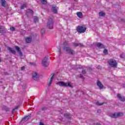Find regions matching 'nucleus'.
Instances as JSON below:
<instances>
[{
    "label": "nucleus",
    "instance_id": "nucleus-34",
    "mask_svg": "<svg viewBox=\"0 0 125 125\" xmlns=\"http://www.w3.org/2000/svg\"><path fill=\"white\" fill-rule=\"evenodd\" d=\"M85 73H86V72L85 71V70H83L82 71V74H83V75H84V74H85Z\"/></svg>",
    "mask_w": 125,
    "mask_h": 125
},
{
    "label": "nucleus",
    "instance_id": "nucleus-37",
    "mask_svg": "<svg viewBox=\"0 0 125 125\" xmlns=\"http://www.w3.org/2000/svg\"><path fill=\"white\" fill-rule=\"evenodd\" d=\"M30 64H31V65H36V63H34H34H33V62H30Z\"/></svg>",
    "mask_w": 125,
    "mask_h": 125
},
{
    "label": "nucleus",
    "instance_id": "nucleus-38",
    "mask_svg": "<svg viewBox=\"0 0 125 125\" xmlns=\"http://www.w3.org/2000/svg\"><path fill=\"white\" fill-rule=\"evenodd\" d=\"M40 125H43V123L40 122Z\"/></svg>",
    "mask_w": 125,
    "mask_h": 125
},
{
    "label": "nucleus",
    "instance_id": "nucleus-18",
    "mask_svg": "<svg viewBox=\"0 0 125 125\" xmlns=\"http://www.w3.org/2000/svg\"><path fill=\"white\" fill-rule=\"evenodd\" d=\"M77 16H78V17H79V18H83V13L81 12H78L77 13Z\"/></svg>",
    "mask_w": 125,
    "mask_h": 125
},
{
    "label": "nucleus",
    "instance_id": "nucleus-2",
    "mask_svg": "<svg viewBox=\"0 0 125 125\" xmlns=\"http://www.w3.org/2000/svg\"><path fill=\"white\" fill-rule=\"evenodd\" d=\"M53 22H54L53 16H51L48 21V22H47V27L50 30H51V29L53 28Z\"/></svg>",
    "mask_w": 125,
    "mask_h": 125
},
{
    "label": "nucleus",
    "instance_id": "nucleus-3",
    "mask_svg": "<svg viewBox=\"0 0 125 125\" xmlns=\"http://www.w3.org/2000/svg\"><path fill=\"white\" fill-rule=\"evenodd\" d=\"M108 63L111 67H113V68H117V66H118L117 61L114 59H109L108 61Z\"/></svg>",
    "mask_w": 125,
    "mask_h": 125
},
{
    "label": "nucleus",
    "instance_id": "nucleus-32",
    "mask_svg": "<svg viewBox=\"0 0 125 125\" xmlns=\"http://www.w3.org/2000/svg\"><path fill=\"white\" fill-rule=\"evenodd\" d=\"M41 109L42 110V111H45V110H46V107H42Z\"/></svg>",
    "mask_w": 125,
    "mask_h": 125
},
{
    "label": "nucleus",
    "instance_id": "nucleus-15",
    "mask_svg": "<svg viewBox=\"0 0 125 125\" xmlns=\"http://www.w3.org/2000/svg\"><path fill=\"white\" fill-rule=\"evenodd\" d=\"M0 33L1 34H4V33H5V28L1 25H0Z\"/></svg>",
    "mask_w": 125,
    "mask_h": 125
},
{
    "label": "nucleus",
    "instance_id": "nucleus-46",
    "mask_svg": "<svg viewBox=\"0 0 125 125\" xmlns=\"http://www.w3.org/2000/svg\"><path fill=\"white\" fill-rule=\"evenodd\" d=\"M99 111L100 112H101V110H99Z\"/></svg>",
    "mask_w": 125,
    "mask_h": 125
},
{
    "label": "nucleus",
    "instance_id": "nucleus-33",
    "mask_svg": "<svg viewBox=\"0 0 125 125\" xmlns=\"http://www.w3.org/2000/svg\"><path fill=\"white\" fill-rule=\"evenodd\" d=\"M59 55H60L61 54V48H59Z\"/></svg>",
    "mask_w": 125,
    "mask_h": 125
},
{
    "label": "nucleus",
    "instance_id": "nucleus-30",
    "mask_svg": "<svg viewBox=\"0 0 125 125\" xmlns=\"http://www.w3.org/2000/svg\"><path fill=\"white\" fill-rule=\"evenodd\" d=\"M38 20H39V18H38L37 17H35V18L34 20L35 23H37V22H38Z\"/></svg>",
    "mask_w": 125,
    "mask_h": 125
},
{
    "label": "nucleus",
    "instance_id": "nucleus-26",
    "mask_svg": "<svg viewBox=\"0 0 125 125\" xmlns=\"http://www.w3.org/2000/svg\"><path fill=\"white\" fill-rule=\"evenodd\" d=\"M27 7V5L26 4H23L21 6V9H24V8H26Z\"/></svg>",
    "mask_w": 125,
    "mask_h": 125
},
{
    "label": "nucleus",
    "instance_id": "nucleus-13",
    "mask_svg": "<svg viewBox=\"0 0 125 125\" xmlns=\"http://www.w3.org/2000/svg\"><path fill=\"white\" fill-rule=\"evenodd\" d=\"M97 46L98 47V48H105L104 45L101 42H98L97 43Z\"/></svg>",
    "mask_w": 125,
    "mask_h": 125
},
{
    "label": "nucleus",
    "instance_id": "nucleus-11",
    "mask_svg": "<svg viewBox=\"0 0 125 125\" xmlns=\"http://www.w3.org/2000/svg\"><path fill=\"white\" fill-rule=\"evenodd\" d=\"M117 97L119 98V100L121 101L122 102H125V97H122L121 94H117Z\"/></svg>",
    "mask_w": 125,
    "mask_h": 125
},
{
    "label": "nucleus",
    "instance_id": "nucleus-36",
    "mask_svg": "<svg viewBox=\"0 0 125 125\" xmlns=\"http://www.w3.org/2000/svg\"><path fill=\"white\" fill-rule=\"evenodd\" d=\"M29 11H30V12L31 13H33V10H29Z\"/></svg>",
    "mask_w": 125,
    "mask_h": 125
},
{
    "label": "nucleus",
    "instance_id": "nucleus-44",
    "mask_svg": "<svg viewBox=\"0 0 125 125\" xmlns=\"http://www.w3.org/2000/svg\"><path fill=\"white\" fill-rule=\"evenodd\" d=\"M124 87H125V83L123 85Z\"/></svg>",
    "mask_w": 125,
    "mask_h": 125
},
{
    "label": "nucleus",
    "instance_id": "nucleus-47",
    "mask_svg": "<svg viewBox=\"0 0 125 125\" xmlns=\"http://www.w3.org/2000/svg\"><path fill=\"white\" fill-rule=\"evenodd\" d=\"M37 114L39 115V113H37Z\"/></svg>",
    "mask_w": 125,
    "mask_h": 125
},
{
    "label": "nucleus",
    "instance_id": "nucleus-43",
    "mask_svg": "<svg viewBox=\"0 0 125 125\" xmlns=\"http://www.w3.org/2000/svg\"><path fill=\"white\" fill-rule=\"evenodd\" d=\"M100 123H97V125H100Z\"/></svg>",
    "mask_w": 125,
    "mask_h": 125
},
{
    "label": "nucleus",
    "instance_id": "nucleus-45",
    "mask_svg": "<svg viewBox=\"0 0 125 125\" xmlns=\"http://www.w3.org/2000/svg\"><path fill=\"white\" fill-rule=\"evenodd\" d=\"M0 62H1V59L0 58Z\"/></svg>",
    "mask_w": 125,
    "mask_h": 125
},
{
    "label": "nucleus",
    "instance_id": "nucleus-22",
    "mask_svg": "<svg viewBox=\"0 0 125 125\" xmlns=\"http://www.w3.org/2000/svg\"><path fill=\"white\" fill-rule=\"evenodd\" d=\"M18 108H19V105H18L15 108H14L12 111V114H13L14 112L17 111V110H18Z\"/></svg>",
    "mask_w": 125,
    "mask_h": 125
},
{
    "label": "nucleus",
    "instance_id": "nucleus-4",
    "mask_svg": "<svg viewBox=\"0 0 125 125\" xmlns=\"http://www.w3.org/2000/svg\"><path fill=\"white\" fill-rule=\"evenodd\" d=\"M57 84H58V85H60V86H64V87L69 86V87H73V85L71 84V83L70 82H68L67 83L63 81H61V82H58L57 83Z\"/></svg>",
    "mask_w": 125,
    "mask_h": 125
},
{
    "label": "nucleus",
    "instance_id": "nucleus-27",
    "mask_svg": "<svg viewBox=\"0 0 125 125\" xmlns=\"http://www.w3.org/2000/svg\"><path fill=\"white\" fill-rule=\"evenodd\" d=\"M105 103H99L98 102L96 103V105H99V106H102Z\"/></svg>",
    "mask_w": 125,
    "mask_h": 125
},
{
    "label": "nucleus",
    "instance_id": "nucleus-28",
    "mask_svg": "<svg viewBox=\"0 0 125 125\" xmlns=\"http://www.w3.org/2000/svg\"><path fill=\"white\" fill-rule=\"evenodd\" d=\"M69 41H65L63 42V44L64 45H69Z\"/></svg>",
    "mask_w": 125,
    "mask_h": 125
},
{
    "label": "nucleus",
    "instance_id": "nucleus-41",
    "mask_svg": "<svg viewBox=\"0 0 125 125\" xmlns=\"http://www.w3.org/2000/svg\"><path fill=\"white\" fill-rule=\"evenodd\" d=\"M120 57H121V58H124V57H123V55H120Z\"/></svg>",
    "mask_w": 125,
    "mask_h": 125
},
{
    "label": "nucleus",
    "instance_id": "nucleus-16",
    "mask_svg": "<svg viewBox=\"0 0 125 125\" xmlns=\"http://www.w3.org/2000/svg\"><path fill=\"white\" fill-rule=\"evenodd\" d=\"M1 5H2L3 7H6V1H5V0H1Z\"/></svg>",
    "mask_w": 125,
    "mask_h": 125
},
{
    "label": "nucleus",
    "instance_id": "nucleus-17",
    "mask_svg": "<svg viewBox=\"0 0 125 125\" xmlns=\"http://www.w3.org/2000/svg\"><path fill=\"white\" fill-rule=\"evenodd\" d=\"M25 42L26 43H30L32 42V38L31 37H26L25 38Z\"/></svg>",
    "mask_w": 125,
    "mask_h": 125
},
{
    "label": "nucleus",
    "instance_id": "nucleus-12",
    "mask_svg": "<svg viewBox=\"0 0 125 125\" xmlns=\"http://www.w3.org/2000/svg\"><path fill=\"white\" fill-rule=\"evenodd\" d=\"M31 117H32V114H29L27 116H25L24 118L22 119V121H24V122H27L28 120H29V119H31Z\"/></svg>",
    "mask_w": 125,
    "mask_h": 125
},
{
    "label": "nucleus",
    "instance_id": "nucleus-5",
    "mask_svg": "<svg viewBox=\"0 0 125 125\" xmlns=\"http://www.w3.org/2000/svg\"><path fill=\"white\" fill-rule=\"evenodd\" d=\"M123 116H124V113L122 112L112 113L110 115V117L113 118L114 119H117V118H119V117H123Z\"/></svg>",
    "mask_w": 125,
    "mask_h": 125
},
{
    "label": "nucleus",
    "instance_id": "nucleus-24",
    "mask_svg": "<svg viewBox=\"0 0 125 125\" xmlns=\"http://www.w3.org/2000/svg\"><path fill=\"white\" fill-rule=\"evenodd\" d=\"M64 116L67 119H70V118H71L70 117V114H69V113H65V114H64Z\"/></svg>",
    "mask_w": 125,
    "mask_h": 125
},
{
    "label": "nucleus",
    "instance_id": "nucleus-39",
    "mask_svg": "<svg viewBox=\"0 0 125 125\" xmlns=\"http://www.w3.org/2000/svg\"><path fill=\"white\" fill-rule=\"evenodd\" d=\"M41 32H42V34H43V29H42Z\"/></svg>",
    "mask_w": 125,
    "mask_h": 125
},
{
    "label": "nucleus",
    "instance_id": "nucleus-19",
    "mask_svg": "<svg viewBox=\"0 0 125 125\" xmlns=\"http://www.w3.org/2000/svg\"><path fill=\"white\" fill-rule=\"evenodd\" d=\"M74 46L77 47V46H83V44H81V43H73Z\"/></svg>",
    "mask_w": 125,
    "mask_h": 125
},
{
    "label": "nucleus",
    "instance_id": "nucleus-8",
    "mask_svg": "<svg viewBox=\"0 0 125 125\" xmlns=\"http://www.w3.org/2000/svg\"><path fill=\"white\" fill-rule=\"evenodd\" d=\"M42 64L43 67H47L48 66V62H47V58L45 57L42 61Z\"/></svg>",
    "mask_w": 125,
    "mask_h": 125
},
{
    "label": "nucleus",
    "instance_id": "nucleus-29",
    "mask_svg": "<svg viewBox=\"0 0 125 125\" xmlns=\"http://www.w3.org/2000/svg\"><path fill=\"white\" fill-rule=\"evenodd\" d=\"M103 52L104 54H105V55H107V54H108V50L107 49H104Z\"/></svg>",
    "mask_w": 125,
    "mask_h": 125
},
{
    "label": "nucleus",
    "instance_id": "nucleus-42",
    "mask_svg": "<svg viewBox=\"0 0 125 125\" xmlns=\"http://www.w3.org/2000/svg\"><path fill=\"white\" fill-rule=\"evenodd\" d=\"M74 1H79V0H74Z\"/></svg>",
    "mask_w": 125,
    "mask_h": 125
},
{
    "label": "nucleus",
    "instance_id": "nucleus-7",
    "mask_svg": "<svg viewBox=\"0 0 125 125\" xmlns=\"http://www.w3.org/2000/svg\"><path fill=\"white\" fill-rule=\"evenodd\" d=\"M32 78L34 81H38L40 78V76L38 73L34 72L32 73Z\"/></svg>",
    "mask_w": 125,
    "mask_h": 125
},
{
    "label": "nucleus",
    "instance_id": "nucleus-9",
    "mask_svg": "<svg viewBox=\"0 0 125 125\" xmlns=\"http://www.w3.org/2000/svg\"><path fill=\"white\" fill-rule=\"evenodd\" d=\"M51 76H52L50 78V80L47 83L48 86H50V85H51V83H52V81H53V79H54V76H55V74L54 73H52Z\"/></svg>",
    "mask_w": 125,
    "mask_h": 125
},
{
    "label": "nucleus",
    "instance_id": "nucleus-35",
    "mask_svg": "<svg viewBox=\"0 0 125 125\" xmlns=\"http://www.w3.org/2000/svg\"><path fill=\"white\" fill-rule=\"evenodd\" d=\"M24 69H25V66H22V67H21V71L24 70Z\"/></svg>",
    "mask_w": 125,
    "mask_h": 125
},
{
    "label": "nucleus",
    "instance_id": "nucleus-23",
    "mask_svg": "<svg viewBox=\"0 0 125 125\" xmlns=\"http://www.w3.org/2000/svg\"><path fill=\"white\" fill-rule=\"evenodd\" d=\"M99 16L103 17V16H105V12L101 11L99 12Z\"/></svg>",
    "mask_w": 125,
    "mask_h": 125
},
{
    "label": "nucleus",
    "instance_id": "nucleus-20",
    "mask_svg": "<svg viewBox=\"0 0 125 125\" xmlns=\"http://www.w3.org/2000/svg\"><path fill=\"white\" fill-rule=\"evenodd\" d=\"M8 50H9V51L11 52V53H12V54H15V50L12 49V48H11L10 47H8Z\"/></svg>",
    "mask_w": 125,
    "mask_h": 125
},
{
    "label": "nucleus",
    "instance_id": "nucleus-10",
    "mask_svg": "<svg viewBox=\"0 0 125 125\" xmlns=\"http://www.w3.org/2000/svg\"><path fill=\"white\" fill-rule=\"evenodd\" d=\"M97 84L100 89H103V88H104V85L102 84V83L100 81L98 80Z\"/></svg>",
    "mask_w": 125,
    "mask_h": 125
},
{
    "label": "nucleus",
    "instance_id": "nucleus-14",
    "mask_svg": "<svg viewBox=\"0 0 125 125\" xmlns=\"http://www.w3.org/2000/svg\"><path fill=\"white\" fill-rule=\"evenodd\" d=\"M15 49L18 51V53H19L20 55H22V52H21V49L18 46H15Z\"/></svg>",
    "mask_w": 125,
    "mask_h": 125
},
{
    "label": "nucleus",
    "instance_id": "nucleus-31",
    "mask_svg": "<svg viewBox=\"0 0 125 125\" xmlns=\"http://www.w3.org/2000/svg\"><path fill=\"white\" fill-rule=\"evenodd\" d=\"M10 30L12 31V32H14V31L15 30V28H14V27H10Z\"/></svg>",
    "mask_w": 125,
    "mask_h": 125
},
{
    "label": "nucleus",
    "instance_id": "nucleus-6",
    "mask_svg": "<svg viewBox=\"0 0 125 125\" xmlns=\"http://www.w3.org/2000/svg\"><path fill=\"white\" fill-rule=\"evenodd\" d=\"M64 49H65L66 52H67L68 54H70V55H74V54L76 53L74 50L72 49V48H71L70 47H65Z\"/></svg>",
    "mask_w": 125,
    "mask_h": 125
},
{
    "label": "nucleus",
    "instance_id": "nucleus-25",
    "mask_svg": "<svg viewBox=\"0 0 125 125\" xmlns=\"http://www.w3.org/2000/svg\"><path fill=\"white\" fill-rule=\"evenodd\" d=\"M41 3H42V4H46L47 1L46 0H41Z\"/></svg>",
    "mask_w": 125,
    "mask_h": 125
},
{
    "label": "nucleus",
    "instance_id": "nucleus-1",
    "mask_svg": "<svg viewBox=\"0 0 125 125\" xmlns=\"http://www.w3.org/2000/svg\"><path fill=\"white\" fill-rule=\"evenodd\" d=\"M76 30L80 34L85 33L86 31V26H85V25H79L77 26Z\"/></svg>",
    "mask_w": 125,
    "mask_h": 125
},
{
    "label": "nucleus",
    "instance_id": "nucleus-40",
    "mask_svg": "<svg viewBox=\"0 0 125 125\" xmlns=\"http://www.w3.org/2000/svg\"><path fill=\"white\" fill-rule=\"evenodd\" d=\"M80 78H83V75L80 74Z\"/></svg>",
    "mask_w": 125,
    "mask_h": 125
},
{
    "label": "nucleus",
    "instance_id": "nucleus-21",
    "mask_svg": "<svg viewBox=\"0 0 125 125\" xmlns=\"http://www.w3.org/2000/svg\"><path fill=\"white\" fill-rule=\"evenodd\" d=\"M52 11L54 13H57V9H56V6L53 5Z\"/></svg>",
    "mask_w": 125,
    "mask_h": 125
}]
</instances>
